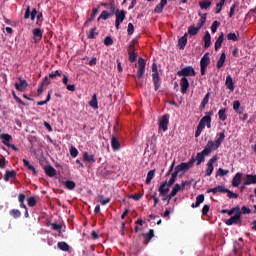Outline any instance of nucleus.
Segmentation results:
<instances>
[{
  "label": "nucleus",
  "instance_id": "nucleus-38",
  "mask_svg": "<svg viewBox=\"0 0 256 256\" xmlns=\"http://www.w3.org/2000/svg\"><path fill=\"white\" fill-rule=\"evenodd\" d=\"M206 21H207V13L203 14L202 17L198 20L196 27L201 29L203 27V25H205Z\"/></svg>",
  "mask_w": 256,
  "mask_h": 256
},
{
  "label": "nucleus",
  "instance_id": "nucleus-16",
  "mask_svg": "<svg viewBox=\"0 0 256 256\" xmlns=\"http://www.w3.org/2000/svg\"><path fill=\"white\" fill-rule=\"evenodd\" d=\"M223 41H225V34L221 33L214 44L215 51H219V49H221Z\"/></svg>",
  "mask_w": 256,
  "mask_h": 256
},
{
  "label": "nucleus",
  "instance_id": "nucleus-6",
  "mask_svg": "<svg viewBox=\"0 0 256 256\" xmlns=\"http://www.w3.org/2000/svg\"><path fill=\"white\" fill-rule=\"evenodd\" d=\"M217 159H219V157H217V155H215L207 162L206 177H211V175L215 169V167L213 165H215V163H217Z\"/></svg>",
  "mask_w": 256,
  "mask_h": 256
},
{
  "label": "nucleus",
  "instance_id": "nucleus-62",
  "mask_svg": "<svg viewBox=\"0 0 256 256\" xmlns=\"http://www.w3.org/2000/svg\"><path fill=\"white\" fill-rule=\"evenodd\" d=\"M210 209H211V206H209L208 204H205L202 208V215H207Z\"/></svg>",
  "mask_w": 256,
  "mask_h": 256
},
{
  "label": "nucleus",
  "instance_id": "nucleus-1",
  "mask_svg": "<svg viewBox=\"0 0 256 256\" xmlns=\"http://www.w3.org/2000/svg\"><path fill=\"white\" fill-rule=\"evenodd\" d=\"M225 141V132H221L219 134V138L213 142V140H209L204 147L202 152L197 153L196 161L197 165H201V163L205 162V157L207 155H211L212 151H217L221 147V144Z\"/></svg>",
  "mask_w": 256,
  "mask_h": 256
},
{
  "label": "nucleus",
  "instance_id": "nucleus-14",
  "mask_svg": "<svg viewBox=\"0 0 256 256\" xmlns=\"http://www.w3.org/2000/svg\"><path fill=\"white\" fill-rule=\"evenodd\" d=\"M152 79L155 91H159V87H161V77L159 76V72L153 73Z\"/></svg>",
  "mask_w": 256,
  "mask_h": 256
},
{
  "label": "nucleus",
  "instance_id": "nucleus-63",
  "mask_svg": "<svg viewBox=\"0 0 256 256\" xmlns=\"http://www.w3.org/2000/svg\"><path fill=\"white\" fill-rule=\"evenodd\" d=\"M209 97H211V93L207 92L202 100V103H204V105H207L209 103Z\"/></svg>",
  "mask_w": 256,
  "mask_h": 256
},
{
  "label": "nucleus",
  "instance_id": "nucleus-5",
  "mask_svg": "<svg viewBox=\"0 0 256 256\" xmlns=\"http://www.w3.org/2000/svg\"><path fill=\"white\" fill-rule=\"evenodd\" d=\"M145 65H147V62H145V59L139 58L138 59V72H137V78L136 81H139L143 75H145Z\"/></svg>",
  "mask_w": 256,
  "mask_h": 256
},
{
  "label": "nucleus",
  "instance_id": "nucleus-51",
  "mask_svg": "<svg viewBox=\"0 0 256 256\" xmlns=\"http://www.w3.org/2000/svg\"><path fill=\"white\" fill-rule=\"evenodd\" d=\"M241 247H243V244H241L239 242L234 243V253H235V255H237V253H239V251H241Z\"/></svg>",
  "mask_w": 256,
  "mask_h": 256
},
{
  "label": "nucleus",
  "instance_id": "nucleus-27",
  "mask_svg": "<svg viewBox=\"0 0 256 256\" xmlns=\"http://www.w3.org/2000/svg\"><path fill=\"white\" fill-rule=\"evenodd\" d=\"M15 177H17V173L15 172V170H8L4 175V181L7 182L9 181V179H15Z\"/></svg>",
  "mask_w": 256,
  "mask_h": 256
},
{
  "label": "nucleus",
  "instance_id": "nucleus-60",
  "mask_svg": "<svg viewBox=\"0 0 256 256\" xmlns=\"http://www.w3.org/2000/svg\"><path fill=\"white\" fill-rule=\"evenodd\" d=\"M151 199H153V201H154L153 207H157V205H159V197H157V193H154V194L151 196Z\"/></svg>",
  "mask_w": 256,
  "mask_h": 256
},
{
  "label": "nucleus",
  "instance_id": "nucleus-36",
  "mask_svg": "<svg viewBox=\"0 0 256 256\" xmlns=\"http://www.w3.org/2000/svg\"><path fill=\"white\" fill-rule=\"evenodd\" d=\"M153 177H155V170H150L146 177V185L151 184V181H153Z\"/></svg>",
  "mask_w": 256,
  "mask_h": 256
},
{
  "label": "nucleus",
  "instance_id": "nucleus-57",
  "mask_svg": "<svg viewBox=\"0 0 256 256\" xmlns=\"http://www.w3.org/2000/svg\"><path fill=\"white\" fill-rule=\"evenodd\" d=\"M128 35H133V33H135V26L133 25V23H129L128 24Z\"/></svg>",
  "mask_w": 256,
  "mask_h": 256
},
{
  "label": "nucleus",
  "instance_id": "nucleus-25",
  "mask_svg": "<svg viewBox=\"0 0 256 256\" xmlns=\"http://www.w3.org/2000/svg\"><path fill=\"white\" fill-rule=\"evenodd\" d=\"M203 41L205 49H209V47H211V34L209 33V31L205 33Z\"/></svg>",
  "mask_w": 256,
  "mask_h": 256
},
{
  "label": "nucleus",
  "instance_id": "nucleus-2",
  "mask_svg": "<svg viewBox=\"0 0 256 256\" xmlns=\"http://www.w3.org/2000/svg\"><path fill=\"white\" fill-rule=\"evenodd\" d=\"M178 77H195V68L187 66L177 72Z\"/></svg>",
  "mask_w": 256,
  "mask_h": 256
},
{
  "label": "nucleus",
  "instance_id": "nucleus-39",
  "mask_svg": "<svg viewBox=\"0 0 256 256\" xmlns=\"http://www.w3.org/2000/svg\"><path fill=\"white\" fill-rule=\"evenodd\" d=\"M211 1L209 0H204V1H200L199 2V7L202 9H209V7H211Z\"/></svg>",
  "mask_w": 256,
  "mask_h": 256
},
{
  "label": "nucleus",
  "instance_id": "nucleus-10",
  "mask_svg": "<svg viewBox=\"0 0 256 256\" xmlns=\"http://www.w3.org/2000/svg\"><path fill=\"white\" fill-rule=\"evenodd\" d=\"M29 17H31L32 21H35V17H37V9L34 8L31 11V7L27 6L26 10H25V14H24V19H29Z\"/></svg>",
  "mask_w": 256,
  "mask_h": 256
},
{
  "label": "nucleus",
  "instance_id": "nucleus-53",
  "mask_svg": "<svg viewBox=\"0 0 256 256\" xmlns=\"http://www.w3.org/2000/svg\"><path fill=\"white\" fill-rule=\"evenodd\" d=\"M241 215H250L251 210L247 206H243L240 211Z\"/></svg>",
  "mask_w": 256,
  "mask_h": 256
},
{
  "label": "nucleus",
  "instance_id": "nucleus-40",
  "mask_svg": "<svg viewBox=\"0 0 256 256\" xmlns=\"http://www.w3.org/2000/svg\"><path fill=\"white\" fill-rule=\"evenodd\" d=\"M10 216L13 217V219H19V217H21V211L19 209H12Z\"/></svg>",
  "mask_w": 256,
  "mask_h": 256
},
{
  "label": "nucleus",
  "instance_id": "nucleus-35",
  "mask_svg": "<svg viewBox=\"0 0 256 256\" xmlns=\"http://www.w3.org/2000/svg\"><path fill=\"white\" fill-rule=\"evenodd\" d=\"M201 29L198 27V26H190L188 28V35H192V36H195L197 35V33H199Z\"/></svg>",
  "mask_w": 256,
  "mask_h": 256
},
{
  "label": "nucleus",
  "instance_id": "nucleus-54",
  "mask_svg": "<svg viewBox=\"0 0 256 256\" xmlns=\"http://www.w3.org/2000/svg\"><path fill=\"white\" fill-rule=\"evenodd\" d=\"M205 128L203 126H201L200 124H198L196 132H195V137H200L201 133L203 132Z\"/></svg>",
  "mask_w": 256,
  "mask_h": 256
},
{
  "label": "nucleus",
  "instance_id": "nucleus-18",
  "mask_svg": "<svg viewBox=\"0 0 256 256\" xmlns=\"http://www.w3.org/2000/svg\"><path fill=\"white\" fill-rule=\"evenodd\" d=\"M189 34L185 33L181 38H179L178 40V47L180 50L183 51V49H185V47L187 46V36Z\"/></svg>",
  "mask_w": 256,
  "mask_h": 256
},
{
  "label": "nucleus",
  "instance_id": "nucleus-9",
  "mask_svg": "<svg viewBox=\"0 0 256 256\" xmlns=\"http://www.w3.org/2000/svg\"><path fill=\"white\" fill-rule=\"evenodd\" d=\"M169 184L167 183V181L163 182L159 187H158V192L160 197H165V195L169 194Z\"/></svg>",
  "mask_w": 256,
  "mask_h": 256
},
{
  "label": "nucleus",
  "instance_id": "nucleus-48",
  "mask_svg": "<svg viewBox=\"0 0 256 256\" xmlns=\"http://www.w3.org/2000/svg\"><path fill=\"white\" fill-rule=\"evenodd\" d=\"M49 101H51V92L48 93L46 100L44 101H39L37 103L38 106H43V105H47V103H49Z\"/></svg>",
  "mask_w": 256,
  "mask_h": 256
},
{
  "label": "nucleus",
  "instance_id": "nucleus-7",
  "mask_svg": "<svg viewBox=\"0 0 256 256\" xmlns=\"http://www.w3.org/2000/svg\"><path fill=\"white\" fill-rule=\"evenodd\" d=\"M241 215L239 213L231 216L229 219L225 220V225H241Z\"/></svg>",
  "mask_w": 256,
  "mask_h": 256
},
{
  "label": "nucleus",
  "instance_id": "nucleus-13",
  "mask_svg": "<svg viewBox=\"0 0 256 256\" xmlns=\"http://www.w3.org/2000/svg\"><path fill=\"white\" fill-rule=\"evenodd\" d=\"M142 237L144 238V244L149 245V243H151V239L155 237V232L153 229H150L148 233H142Z\"/></svg>",
  "mask_w": 256,
  "mask_h": 256
},
{
  "label": "nucleus",
  "instance_id": "nucleus-43",
  "mask_svg": "<svg viewBox=\"0 0 256 256\" xmlns=\"http://www.w3.org/2000/svg\"><path fill=\"white\" fill-rule=\"evenodd\" d=\"M225 1L226 0H220V2L216 4V10H215L216 14L221 13V11L223 9V5H225Z\"/></svg>",
  "mask_w": 256,
  "mask_h": 256
},
{
  "label": "nucleus",
  "instance_id": "nucleus-47",
  "mask_svg": "<svg viewBox=\"0 0 256 256\" xmlns=\"http://www.w3.org/2000/svg\"><path fill=\"white\" fill-rule=\"evenodd\" d=\"M228 41H239V37H237V34L230 32L227 35Z\"/></svg>",
  "mask_w": 256,
  "mask_h": 256
},
{
  "label": "nucleus",
  "instance_id": "nucleus-52",
  "mask_svg": "<svg viewBox=\"0 0 256 256\" xmlns=\"http://www.w3.org/2000/svg\"><path fill=\"white\" fill-rule=\"evenodd\" d=\"M104 45H106V47L113 45V38H111V36H106L104 39Z\"/></svg>",
  "mask_w": 256,
  "mask_h": 256
},
{
  "label": "nucleus",
  "instance_id": "nucleus-64",
  "mask_svg": "<svg viewBox=\"0 0 256 256\" xmlns=\"http://www.w3.org/2000/svg\"><path fill=\"white\" fill-rule=\"evenodd\" d=\"M196 201H197V203H199V204L201 205V203H203V201H205V195L199 194V195L196 197Z\"/></svg>",
  "mask_w": 256,
  "mask_h": 256
},
{
  "label": "nucleus",
  "instance_id": "nucleus-3",
  "mask_svg": "<svg viewBox=\"0 0 256 256\" xmlns=\"http://www.w3.org/2000/svg\"><path fill=\"white\" fill-rule=\"evenodd\" d=\"M115 17H116L115 27L119 31V29H121V23L125 21V10L117 9L115 12Z\"/></svg>",
  "mask_w": 256,
  "mask_h": 256
},
{
  "label": "nucleus",
  "instance_id": "nucleus-33",
  "mask_svg": "<svg viewBox=\"0 0 256 256\" xmlns=\"http://www.w3.org/2000/svg\"><path fill=\"white\" fill-rule=\"evenodd\" d=\"M92 109H99V103L97 102V94H93L92 99L89 102Z\"/></svg>",
  "mask_w": 256,
  "mask_h": 256
},
{
  "label": "nucleus",
  "instance_id": "nucleus-32",
  "mask_svg": "<svg viewBox=\"0 0 256 256\" xmlns=\"http://www.w3.org/2000/svg\"><path fill=\"white\" fill-rule=\"evenodd\" d=\"M58 249H60V251H64L67 252L69 251V249H71V247L69 246V244H67V242H58L57 244Z\"/></svg>",
  "mask_w": 256,
  "mask_h": 256
},
{
  "label": "nucleus",
  "instance_id": "nucleus-21",
  "mask_svg": "<svg viewBox=\"0 0 256 256\" xmlns=\"http://www.w3.org/2000/svg\"><path fill=\"white\" fill-rule=\"evenodd\" d=\"M225 85L229 89V91H235V83H233V77H231V75H228L226 77Z\"/></svg>",
  "mask_w": 256,
  "mask_h": 256
},
{
  "label": "nucleus",
  "instance_id": "nucleus-37",
  "mask_svg": "<svg viewBox=\"0 0 256 256\" xmlns=\"http://www.w3.org/2000/svg\"><path fill=\"white\" fill-rule=\"evenodd\" d=\"M64 185H65L66 189H69V191H73V189H75V186H76L75 182L72 180L65 181Z\"/></svg>",
  "mask_w": 256,
  "mask_h": 256
},
{
  "label": "nucleus",
  "instance_id": "nucleus-11",
  "mask_svg": "<svg viewBox=\"0 0 256 256\" xmlns=\"http://www.w3.org/2000/svg\"><path fill=\"white\" fill-rule=\"evenodd\" d=\"M189 79L187 77H182L180 80L181 93L185 95L189 91Z\"/></svg>",
  "mask_w": 256,
  "mask_h": 256
},
{
  "label": "nucleus",
  "instance_id": "nucleus-23",
  "mask_svg": "<svg viewBox=\"0 0 256 256\" xmlns=\"http://www.w3.org/2000/svg\"><path fill=\"white\" fill-rule=\"evenodd\" d=\"M111 147L113 151H119L121 149V143L119 142V140H117L115 136L111 138Z\"/></svg>",
  "mask_w": 256,
  "mask_h": 256
},
{
  "label": "nucleus",
  "instance_id": "nucleus-12",
  "mask_svg": "<svg viewBox=\"0 0 256 256\" xmlns=\"http://www.w3.org/2000/svg\"><path fill=\"white\" fill-rule=\"evenodd\" d=\"M227 188L223 185H218L215 188H210L206 191V193H213V195H217V193H225Z\"/></svg>",
  "mask_w": 256,
  "mask_h": 256
},
{
  "label": "nucleus",
  "instance_id": "nucleus-24",
  "mask_svg": "<svg viewBox=\"0 0 256 256\" xmlns=\"http://www.w3.org/2000/svg\"><path fill=\"white\" fill-rule=\"evenodd\" d=\"M33 36L35 39V43H37V41H41V39H43V32L41 31V28H35L33 30Z\"/></svg>",
  "mask_w": 256,
  "mask_h": 256
},
{
  "label": "nucleus",
  "instance_id": "nucleus-34",
  "mask_svg": "<svg viewBox=\"0 0 256 256\" xmlns=\"http://www.w3.org/2000/svg\"><path fill=\"white\" fill-rule=\"evenodd\" d=\"M220 121H227V109L222 108L218 111Z\"/></svg>",
  "mask_w": 256,
  "mask_h": 256
},
{
  "label": "nucleus",
  "instance_id": "nucleus-45",
  "mask_svg": "<svg viewBox=\"0 0 256 256\" xmlns=\"http://www.w3.org/2000/svg\"><path fill=\"white\" fill-rule=\"evenodd\" d=\"M221 25V22L215 20L213 23H212V26H211V31L212 33H217V29H219Z\"/></svg>",
  "mask_w": 256,
  "mask_h": 256
},
{
  "label": "nucleus",
  "instance_id": "nucleus-55",
  "mask_svg": "<svg viewBox=\"0 0 256 256\" xmlns=\"http://www.w3.org/2000/svg\"><path fill=\"white\" fill-rule=\"evenodd\" d=\"M239 4L238 3H234L231 7H230V12H229V17H233L235 15V9H237V6Z\"/></svg>",
  "mask_w": 256,
  "mask_h": 256
},
{
  "label": "nucleus",
  "instance_id": "nucleus-50",
  "mask_svg": "<svg viewBox=\"0 0 256 256\" xmlns=\"http://www.w3.org/2000/svg\"><path fill=\"white\" fill-rule=\"evenodd\" d=\"M27 201L29 207H35L37 205V200L35 199V197H29Z\"/></svg>",
  "mask_w": 256,
  "mask_h": 256
},
{
  "label": "nucleus",
  "instance_id": "nucleus-42",
  "mask_svg": "<svg viewBox=\"0 0 256 256\" xmlns=\"http://www.w3.org/2000/svg\"><path fill=\"white\" fill-rule=\"evenodd\" d=\"M225 175H229V170L219 168L218 171L216 172V177H225Z\"/></svg>",
  "mask_w": 256,
  "mask_h": 256
},
{
  "label": "nucleus",
  "instance_id": "nucleus-56",
  "mask_svg": "<svg viewBox=\"0 0 256 256\" xmlns=\"http://www.w3.org/2000/svg\"><path fill=\"white\" fill-rule=\"evenodd\" d=\"M128 59L130 61V63H135L136 59H137V53H130L128 54Z\"/></svg>",
  "mask_w": 256,
  "mask_h": 256
},
{
  "label": "nucleus",
  "instance_id": "nucleus-22",
  "mask_svg": "<svg viewBox=\"0 0 256 256\" xmlns=\"http://www.w3.org/2000/svg\"><path fill=\"white\" fill-rule=\"evenodd\" d=\"M83 159L86 163H95L97 161V159H95V155L89 154V152L83 153Z\"/></svg>",
  "mask_w": 256,
  "mask_h": 256
},
{
  "label": "nucleus",
  "instance_id": "nucleus-26",
  "mask_svg": "<svg viewBox=\"0 0 256 256\" xmlns=\"http://www.w3.org/2000/svg\"><path fill=\"white\" fill-rule=\"evenodd\" d=\"M0 139H2V143H3V145H6V147H9L11 145V143H9V141H11V139H12L11 135L1 134Z\"/></svg>",
  "mask_w": 256,
  "mask_h": 256
},
{
  "label": "nucleus",
  "instance_id": "nucleus-46",
  "mask_svg": "<svg viewBox=\"0 0 256 256\" xmlns=\"http://www.w3.org/2000/svg\"><path fill=\"white\" fill-rule=\"evenodd\" d=\"M225 193H227V197L229 199H237V197H239V194L233 193L231 190H229L227 188H226V192Z\"/></svg>",
  "mask_w": 256,
  "mask_h": 256
},
{
  "label": "nucleus",
  "instance_id": "nucleus-58",
  "mask_svg": "<svg viewBox=\"0 0 256 256\" xmlns=\"http://www.w3.org/2000/svg\"><path fill=\"white\" fill-rule=\"evenodd\" d=\"M97 13H99V9L98 8H93L92 9V14L90 16V21H95V17L97 16Z\"/></svg>",
  "mask_w": 256,
  "mask_h": 256
},
{
  "label": "nucleus",
  "instance_id": "nucleus-49",
  "mask_svg": "<svg viewBox=\"0 0 256 256\" xmlns=\"http://www.w3.org/2000/svg\"><path fill=\"white\" fill-rule=\"evenodd\" d=\"M70 155L73 158L77 157L79 155V150H77V148H75V146H71L70 147Z\"/></svg>",
  "mask_w": 256,
  "mask_h": 256
},
{
  "label": "nucleus",
  "instance_id": "nucleus-8",
  "mask_svg": "<svg viewBox=\"0 0 256 256\" xmlns=\"http://www.w3.org/2000/svg\"><path fill=\"white\" fill-rule=\"evenodd\" d=\"M159 129L167 131L169 129V114H164L159 121Z\"/></svg>",
  "mask_w": 256,
  "mask_h": 256
},
{
  "label": "nucleus",
  "instance_id": "nucleus-19",
  "mask_svg": "<svg viewBox=\"0 0 256 256\" xmlns=\"http://www.w3.org/2000/svg\"><path fill=\"white\" fill-rule=\"evenodd\" d=\"M211 63V58H209V53H205L200 60V67H208Z\"/></svg>",
  "mask_w": 256,
  "mask_h": 256
},
{
  "label": "nucleus",
  "instance_id": "nucleus-20",
  "mask_svg": "<svg viewBox=\"0 0 256 256\" xmlns=\"http://www.w3.org/2000/svg\"><path fill=\"white\" fill-rule=\"evenodd\" d=\"M44 171L48 177H55L57 175V170L51 165L45 166Z\"/></svg>",
  "mask_w": 256,
  "mask_h": 256
},
{
  "label": "nucleus",
  "instance_id": "nucleus-59",
  "mask_svg": "<svg viewBox=\"0 0 256 256\" xmlns=\"http://www.w3.org/2000/svg\"><path fill=\"white\" fill-rule=\"evenodd\" d=\"M51 227H52V229H54V231H59V232H61V229H63V226H61V224H57V223H52Z\"/></svg>",
  "mask_w": 256,
  "mask_h": 256
},
{
  "label": "nucleus",
  "instance_id": "nucleus-4",
  "mask_svg": "<svg viewBox=\"0 0 256 256\" xmlns=\"http://www.w3.org/2000/svg\"><path fill=\"white\" fill-rule=\"evenodd\" d=\"M212 115H213V111L207 112L206 115L201 118L198 125H200L201 127H204V128L206 126L207 129H211V117H212Z\"/></svg>",
  "mask_w": 256,
  "mask_h": 256
},
{
  "label": "nucleus",
  "instance_id": "nucleus-31",
  "mask_svg": "<svg viewBox=\"0 0 256 256\" xmlns=\"http://www.w3.org/2000/svg\"><path fill=\"white\" fill-rule=\"evenodd\" d=\"M225 59H227V55L225 54V52H222L220 55V58L217 62L218 69H221V67H223V65H225Z\"/></svg>",
  "mask_w": 256,
  "mask_h": 256
},
{
  "label": "nucleus",
  "instance_id": "nucleus-28",
  "mask_svg": "<svg viewBox=\"0 0 256 256\" xmlns=\"http://www.w3.org/2000/svg\"><path fill=\"white\" fill-rule=\"evenodd\" d=\"M179 173H185L186 171H189V165H187V162H182L181 164L177 165L175 167Z\"/></svg>",
  "mask_w": 256,
  "mask_h": 256
},
{
  "label": "nucleus",
  "instance_id": "nucleus-44",
  "mask_svg": "<svg viewBox=\"0 0 256 256\" xmlns=\"http://www.w3.org/2000/svg\"><path fill=\"white\" fill-rule=\"evenodd\" d=\"M97 31V27L92 28L88 33H87V37L89 39H95V35H98Z\"/></svg>",
  "mask_w": 256,
  "mask_h": 256
},
{
  "label": "nucleus",
  "instance_id": "nucleus-41",
  "mask_svg": "<svg viewBox=\"0 0 256 256\" xmlns=\"http://www.w3.org/2000/svg\"><path fill=\"white\" fill-rule=\"evenodd\" d=\"M109 17H112V16L110 15V13L107 10H104V11H102L100 16L98 17V21H100V19H103L104 21H107V19H109Z\"/></svg>",
  "mask_w": 256,
  "mask_h": 256
},
{
  "label": "nucleus",
  "instance_id": "nucleus-29",
  "mask_svg": "<svg viewBox=\"0 0 256 256\" xmlns=\"http://www.w3.org/2000/svg\"><path fill=\"white\" fill-rule=\"evenodd\" d=\"M178 191H181V185L175 184L169 194V201H171V199H173V197H175V195H177Z\"/></svg>",
  "mask_w": 256,
  "mask_h": 256
},
{
  "label": "nucleus",
  "instance_id": "nucleus-61",
  "mask_svg": "<svg viewBox=\"0 0 256 256\" xmlns=\"http://www.w3.org/2000/svg\"><path fill=\"white\" fill-rule=\"evenodd\" d=\"M165 7L160 3L154 8V13H161Z\"/></svg>",
  "mask_w": 256,
  "mask_h": 256
},
{
  "label": "nucleus",
  "instance_id": "nucleus-15",
  "mask_svg": "<svg viewBox=\"0 0 256 256\" xmlns=\"http://www.w3.org/2000/svg\"><path fill=\"white\" fill-rule=\"evenodd\" d=\"M20 83H15V88L17 91H23V89H27V80L23 79L22 77H19Z\"/></svg>",
  "mask_w": 256,
  "mask_h": 256
},
{
  "label": "nucleus",
  "instance_id": "nucleus-17",
  "mask_svg": "<svg viewBox=\"0 0 256 256\" xmlns=\"http://www.w3.org/2000/svg\"><path fill=\"white\" fill-rule=\"evenodd\" d=\"M241 179H243V173H236V175L232 179V187H238L241 183Z\"/></svg>",
  "mask_w": 256,
  "mask_h": 256
},
{
  "label": "nucleus",
  "instance_id": "nucleus-30",
  "mask_svg": "<svg viewBox=\"0 0 256 256\" xmlns=\"http://www.w3.org/2000/svg\"><path fill=\"white\" fill-rule=\"evenodd\" d=\"M24 167L28 169V171L32 172V175H37V170H35V166L31 165L27 159H23Z\"/></svg>",
  "mask_w": 256,
  "mask_h": 256
}]
</instances>
